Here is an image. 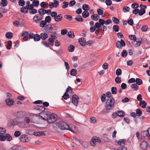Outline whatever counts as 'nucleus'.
Wrapping results in <instances>:
<instances>
[{"label": "nucleus", "mask_w": 150, "mask_h": 150, "mask_svg": "<svg viewBox=\"0 0 150 150\" xmlns=\"http://www.w3.org/2000/svg\"><path fill=\"white\" fill-rule=\"evenodd\" d=\"M52 126L54 129L58 131L59 129H66L69 128V125L62 121H59L54 123Z\"/></svg>", "instance_id": "obj_1"}, {"label": "nucleus", "mask_w": 150, "mask_h": 150, "mask_svg": "<svg viewBox=\"0 0 150 150\" xmlns=\"http://www.w3.org/2000/svg\"><path fill=\"white\" fill-rule=\"evenodd\" d=\"M115 103V100L113 97L111 98L107 99L105 105L106 108L108 110L111 109L113 107Z\"/></svg>", "instance_id": "obj_2"}, {"label": "nucleus", "mask_w": 150, "mask_h": 150, "mask_svg": "<svg viewBox=\"0 0 150 150\" xmlns=\"http://www.w3.org/2000/svg\"><path fill=\"white\" fill-rule=\"evenodd\" d=\"M57 119V115L54 113L49 115L47 117V121L49 123H51L55 122Z\"/></svg>", "instance_id": "obj_3"}, {"label": "nucleus", "mask_w": 150, "mask_h": 150, "mask_svg": "<svg viewBox=\"0 0 150 150\" xmlns=\"http://www.w3.org/2000/svg\"><path fill=\"white\" fill-rule=\"evenodd\" d=\"M97 142L98 143H100L101 141L99 138L96 137H94L90 141V144L91 146H94L95 145L96 142Z\"/></svg>", "instance_id": "obj_4"}, {"label": "nucleus", "mask_w": 150, "mask_h": 150, "mask_svg": "<svg viewBox=\"0 0 150 150\" xmlns=\"http://www.w3.org/2000/svg\"><path fill=\"white\" fill-rule=\"evenodd\" d=\"M139 7L141 9L139 10L138 14L140 16H142L145 13V9L146 8V6L144 5H140Z\"/></svg>", "instance_id": "obj_5"}, {"label": "nucleus", "mask_w": 150, "mask_h": 150, "mask_svg": "<svg viewBox=\"0 0 150 150\" xmlns=\"http://www.w3.org/2000/svg\"><path fill=\"white\" fill-rule=\"evenodd\" d=\"M26 112L22 111L17 112L15 114V116L18 118H24L25 116Z\"/></svg>", "instance_id": "obj_6"}, {"label": "nucleus", "mask_w": 150, "mask_h": 150, "mask_svg": "<svg viewBox=\"0 0 150 150\" xmlns=\"http://www.w3.org/2000/svg\"><path fill=\"white\" fill-rule=\"evenodd\" d=\"M125 43L123 40L121 39L120 40L117 41L116 43V47L119 48L121 49L122 47H124L125 45Z\"/></svg>", "instance_id": "obj_7"}, {"label": "nucleus", "mask_w": 150, "mask_h": 150, "mask_svg": "<svg viewBox=\"0 0 150 150\" xmlns=\"http://www.w3.org/2000/svg\"><path fill=\"white\" fill-rule=\"evenodd\" d=\"M20 141L23 143H26L28 142L29 139L28 136L25 134H23L20 136Z\"/></svg>", "instance_id": "obj_8"}, {"label": "nucleus", "mask_w": 150, "mask_h": 150, "mask_svg": "<svg viewBox=\"0 0 150 150\" xmlns=\"http://www.w3.org/2000/svg\"><path fill=\"white\" fill-rule=\"evenodd\" d=\"M79 98L78 96L76 95H73L72 97V103L75 105L77 106L79 102Z\"/></svg>", "instance_id": "obj_9"}, {"label": "nucleus", "mask_w": 150, "mask_h": 150, "mask_svg": "<svg viewBox=\"0 0 150 150\" xmlns=\"http://www.w3.org/2000/svg\"><path fill=\"white\" fill-rule=\"evenodd\" d=\"M39 119L40 117L39 116L34 115L32 116L31 121L34 123L37 124L39 122Z\"/></svg>", "instance_id": "obj_10"}, {"label": "nucleus", "mask_w": 150, "mask_h": 150, "mask_svg": "<svg viewBox=\"0 0 150 150\" xmlns=\"http://www.w3.org/2000/svg\"><path fill=\"white\" fill-rule=\"evenodd\" d=\"M45 31L47 33H52V30L53 29L52 25L48 24L46 25L45 27Z\"/></svg>", "instance_id": "obj_11"}, {"label": "nucleus", "mask_w": 150, "mask_h": 150, "mask_svg": "<svg viewBox=\"0 0 150 150\" xmlns=\"http://www.w3.org/2000/svg\"><path fill=\"white\" fill-rule=\"evenodd\" d=\"M148 144L146 142L143 141L140 144L141 148L143 150H146Z\"/></svg>", "instance_id": "obj_12"}, {"label": "nucleus", "mask_w": 150, "mask_h": 150, "mask_svg": "<svg viewBox=\"0 0 150 150\" xmlns=\"http://www.w3.org/2000/svg\"><path fill=\"white\" fill-rule=\"evenodd\" d=\"M5 102L7 105L9 106L13 105L14 103V101L11 98L6 99Z\"/></svg>", "instance_id": "obj_13"}, {"label": "nucleus", "mask_w": 150, "mask_h": 150, "mask_svg": "<svg viewBox=\"0 0 150 150\" xmlns=\"http://www.w3.org/2000/svg\"><path fill=\"white\" fill-rule=\"evenodd\" d=\"M79 42L80 44L82 46H84L86 44V40L85 38H81L79 39Z\"/></svg>", "instance_id": "obj_14"}, {"label": "nucleus", "mask_w": 150, "mask_h": 150, "mask_svg": "<svg viewBox=\"0 0 150 150\" xmlns=\"http://www.w3.org/2000/svg\"><path fill=\"white\" fill-rule=\"evenodd\" d=\"M132 43L134 46L135 47H138L139 46L141 43V40L137 41L136 40H135L133 41Z\"/></svg>", "instance_id": "obj_15"}, {"label": "nucleus", "mask_w": 150, "mask_h": 150, "mask_svg": "<svg viewBox=\"0 0 150 150\" xmlns=\"http://www.w3.org/2000/svg\"><path fill=\"white\" fill-rule=\"evenodd\" d=\"M63 17L62 14H59L57 15L54 18V20L56 22H59L61 21Z\"/></svg>", "instance_id": "obj_16"}, {"label": "nucleus", "mask_w": 150, "mask_h": 150, "mask_svg": "<svg viewBox=\"0 0 150 150\" xmlns=\"http://www.w3.org/2000/svg\"><path fill=\"white\" fill-rule=\"evenodd\" d=\"M42 19V18L41 17H39L38 14L34 16L33 18V21L36 23H38Z\"/></svg>", "instance_id": "obj_17"}, {"label": "nucleus", "mask_w": 150, "mask_h": 150, "mask_svg": "<svg viewBox=\"0 0 150 150\" xmlns=\"http://www.w3.org/2000/svg\"><path fill=\"white\" fill-rule=\"evenodd\" d=\"M35 108L39 111L42 112L44 111L45 109V107L42 106L36 105L35 107Z\"/></svg>", "instance_id": "obj_18"}, {"label": "nucleus", "mask_w": 150, "mask_h": 150, "mask_svg": "<svg viewBox=\"0 0 150 150\" xmlns=\"http://www.w3.org/2000/svg\"><path fill=\"white\" fill-rule=\"evenodd\" d=\"M40 35L41 38L43 40H45L48 37L47 34L45 33H41Z\"/></svg>", "instance_id": "obj_19"}, {"label": "nucleus", "mask_w": 150, "mask_h": 150, "mask_svg": "<svg viewBox=\"0 0 150 150\" xmlns=\"http://www.w3.org/2000/svg\"><path fill=\"white\" fill-rule=\"evenodd\" d=\"M91 18L93 20L97 21L100 18V16L97 14H95L92 15L91 16Z\"/></svg>", "instance_id": "obj_20"}, {"label": "nucleus", "mask_w": 150, "mask_h": 150, "mask_svg": "<svg viewBox=\"0 0 150 150\" xmlns=\"http://www.w3.org/2000/svg\"><path fill=\"white\" fill-rule=\"evenodd\" d=\"M139 105L142 108H144L146 106V103L145 101L143 100L139 102Z\"/></svg>", "instance_id": "obj_21"}, {"label": "nucleus", "mask_w": 150, "mask_h": 150, "mask_svg": "<svg viewBox=\"0 0 150 150\" xmlns=\"http://www.w3.org/2000/svg\"><path fill=\"white\" fill-rule=\"evenodd\" d=\"M125 142L126 140L125 139H121L118 141L117 143L118 145L122 146H123L125 145Z\"/></svg>", "instance_id": "obj_22"}, {"label": "nucleus", "mask_w": 150, "mask_h": 150, "mask_svg": "<svg viewBox=\"0 0 150 150\" xmlns=\"http://www.w3.org/2000/svg\"><path fill=\"white\" fill-rule=\"evenodd\" d=\"M8 4V2L6 0H1L0 3V5L2 7L6 6Z\"/></svg>", "instance_id": "obj_23"}, {"label": "nucleus", "mask_w": 150, "mask_h": 150, "mask_svg": "<svg viewBox=\"0 0 150 150\" xmlns=\"http://www.w3.org/2000/svg\"><path fill=\"white\" fill-rule=\"evenodd\" d=\"M22 147L20 146H14L11 148L10 150H21Z\"/></svg>", "instance_id": "obj_24"}, {"label": "nucleus", "mask_w": 150, "mask_h": 150, "mask_svg": "<svg viewBox=\"0 0 150 150\" xmlns=\"http://www.w3.org/2000/svg\"><path fill=\"white\" fill-rule=\"evenodd\" d=\"M89 14L88 11H84L82 13V16L84 18H86L89 16Z\"/></svg>", "instance_id": "obj_25"}, {"label": "nucleus", "mask_w": 150, "mask_h": 150, "mask_svg": "<svg viewBox=\"0 0 150 150\" xmlns=\"http://www.w3.org/2000/svg\"><path fill=\"white\" fill-rule=\"evenodd\" d=\"M82 8L84 11H89L90 9L88 6L87 4H84L83 5Z\"/></svg>", "instance_id": "obj_26"}, {"label": "nucleus", "mask_w": 150, "mask_h": 150, "mask_svg": "<svg viewBox=\"0 0 150 150\" xmlns=\"http://www.w3.org/2000/svg\"><path fill=\"white\" fill-rule=\"evenodd\" d=\"M130 86L131 88L134 91H137L138 89V86L137 83H133Z\"/></svg>", "instance_id": "obj_27"}, {"label": "nucleus", "mask_w": 150, "mask_h": 150, "mask_svg": "<svg viewBox=\"0 0 150 150\" xmlns=\"http://www.w3.org/2000/svg\"><path fill=\"white\" fill-rule=\"evenodd\" d=\"M38 12L40 15H43L45 14V9L44 8H40L38 10Z\"/></svg>", "instance_id": "obj_28"}, {"label": "nucleus", "mask_w": 150, "mask_h": 150, "mask_svg": "<svg viewBox=\"0 0 150 150\" xmlns=\"http://www.w3.org/2000/svg\"><path fill=\"white\" fill-rule=\"evenodd\" d=\"M41 38L40 36L38 34H36L34 35V39L35 41H38Z\"/></svg>", "instance_id": "obj_29"}, {"label": "nucleus", "mask_w": 150, "mask_h": 150, "mask_svg": "<svg viewBox=\"0 0 150 150\" xmlns=\"http://www.w3.org/2000/svg\"><path fill=\"white\" fill-rule=\"evenodd\" d=\"M22 12L25 14L28 11V9H26V6H23L21 8Z\"/></svg>", "instance_id": "obj_30"}, {"label": "nucleus", "mask_w": 150, "mask_h": 150, "mask_svg": "<svg viewBox=\"0 0 150 150\" xmlns=\"http://www.w3.org/2000/svg\"><path fill=\"white\" fill-rule=\"evenodd\" d=\"M13 35L12 33L10 32L7 33L5 35L6 38L9 39H11L12 38Z\"/></svg>", "instance_id": "obj_31"}, {"label": "nucleus", "mask_w": 150, "mask_h": 150, "mask_svg": "<svg viewBox=\"0 0 150 150\" xmlns=\"http://www.w3.org/2000/svg\"><path fill=\"white\" fill-rule=\"evenodd\" d=\"M68 36L70 38H73L74 37V33L72 31H69L67 34Z\"/></svg>", "instance_id": "obj_32"}, {"label": "nucleus", "mask_w": 150, "mask_h": 150, "mask_svg": "<svg viewBox=\"0 0 150 150\" xmlns=\"http://www.w3.org/2000/svg\"><path fill=\"white\" fill-rule=\"evenodd\" d=\"M75 19L79 22H82L83 21L82 17L80 15H78L77 17L75 18Z\"/></svg>", "instance_id": "obj_33"}, {"label": "nucleus", "mask_w": 150, "mask_h": 150, "mask_svg": "<svg viewBox=\"0 0 150 150\" xmlns=\"http://www.w3.org/2000/svg\"><path fill=\"white\" fill-rule=\"evenodd\" d=\"M77 71L76 69H72L70 71V74L72 76H75L77 74Z\"/></svg>", "instance_id": "obj_34"}, {"label": "nucleus", "mask_w": 150, "mask_h": 150, "mask_svg": "<svg viewBox=\"0 0 150 150\" xmlns=\"http://www.w3.org/2000/svg\"><path fill=\"white\" fill-rule=\"evenodd\" d=\"M136 115L137 116L140 117L141 116L142 112L139 109H137L136 111Z\"/></svg>", "instance_id": "obj_35"}, {"label": "nucleus", "mask_w": 150, "mask_h": 150, "mask_svg": "<svg viewBox=\"0 0 150 150\" xmlns=\"http://www.w3.org/2000/svg\"><path fill=\"white\" fill-rule=\"evenodd\" d=\"M136 83L138 85H140L142 84V80L139 78H136L135 80Z\"/></svg>", "instance_id": "obj_36"}, {"label": "nucleus", "mask_w": 150, "mask_h": 150, "mask_svg": "<svg viewBox=\"0 0 150 150\" xmlns=\"http://www.w3.org/2000/svg\"><path fill=\"white\" fill-rule=\"evenodd\" d=\"M5 138L8 141H11L12 139L11 137L9 134H5Z\"/></svg>", "instance_id": "obj_37"}, {"label": "nucleus", "mask_w": 150, "mask_h": 150, "mask_svg": "<svg viewBox=\"0 0 150 150\" xmlns=\"http://www.w3.org/2000/svg\"><path fill=\"white\" fill-rule=\"evenodd\" d=\"M112 19L113 22L115 24H118L120 23L119 20L116 17H113Z\"/></svg>", "instance_id": "obj_38"}, {"label": "nucleus", "mask_w": 150, "mask_h": 150, "mask_svg": "<svg viewBox=\"0 0 150 150\" xmlns=\"http://www.w3.org/2000/svg\"><path fill=\"white\" fill-rule=\"evenodd\" d=\"M40 6L41 7L46 8L48 6V3L46 4L45 2L43 1L40 3Z\"/></svg>", "instance_id": "obj_39"}, {"label": "nucleus", "mask_w": 150, "mask_h": 150, "mask_svg": "<svg viewBox=\"0 0 150 150\" xmlns=\"http://www.w3.org/2000/svg\"><path fill=\"white\" fill-rule=\"evenodd\" d=\"M117 88L115 87H113L111 88V91L112 94H115L117 92Z\"/></svg>", "instance_id": "obj_40"}, {"label": "nucleus", "mask_w": 150, "mask_h": 150, "mask_svg": "<svg viewBox=\"0 0 150 150\" xmlns=\"http://www.w3.org/2000/svg\"><path fill=\"white\" fill-rule=\"evenodd\" d=\"M75 47L73 45H70L69 46L68 50L70 52H72L74 51Z\"/></svg>", "instance_id": "obj_41"}, {"label": "nucleus", "mask_w": 150, "mask_h": 150, "mask_svg": "<svg viewBox=\"0 0 150 150\" xmlns=\"http://www.w3.org/2000/svg\"><path fill=\"white\" fill-rule=\"evenodd\" d=\"M122 73V70L120 69H117L116 71V74L117 76L121 75Z\"/></svg>", "instance_id": "obj_42"}, {"label": "nucleus", "mask_w": 150, "mask_h": 150, "mask_svg": "<svg viewBox=\"0 0 150 150\" xmlns=\"http://www.w3.org/2000/svg\"><path fill=\"white\" fill-rule=\"evenodd\" d=\"M115 81L118 84L120 83L121 82V78L119 77V76L116 77L115 79Z\"/></svg>", "instance_id": "obj_43"}, {"label": "nucleus", "mask_w": 150, "mask_h": 150, "mask_svg": "<svg viewBox=\"0 0 150 150\" xmlns=\"http://www.w3.org/2000/svg\"><path fill=\"white\" fill-rule=\"evenodd\" d=\"M67 93H66V92L62 96V97L64 99L67 100L69 97V95L67 94Z\"/></svg>", "instance_id": "obj_44"}, {"label": "nucleus", "mask_w": 150, "mask_h": 150, "mask_svg": "<svg viewBox=\"0 0 150 150\" xmlns=\"http://www.w3.org/2000/svg\"><path fill=\"white\" fill-rule=\"evenodd\" d=\"M33 6H35L38 7L39 4V2L38 1L34 0L32 3Z\"/></svg>", "instance_id": "obj_45"}, {"label": "nucleus", "mask_w": 150, "mask_h": 150, "mask_svg": "<svg viewBox=\"0 0 150 150\" xmlns=\"http://www.w3.org/2000/svg\"><path fill=\"white\" fill-rule=\"evenodd\" d=\"M47 23L45 21H42L40 22V25L41 27H43L47 24Z\"/></svg>", "instance_id": "obj_46"}, {"label": "nucleus", "mask_w": 150, "mask_h": 150, "mask_svg": "<svg viewBox=\"0 0 150 150\" xmlns=\"http://www.w3.org/2000/svg\"><path fill=\"white\" fill-rule=\"evenodd\" d=\"M148 27L146 25H144L141 28V30L143 32H146L147 31Z\"/></svg>", "instance_id": "obj_47"}, {"label": "nucleus", "mask_w": 150, "mask_h": 150, "mask_svg": "<svg viewBox=\"0 0 150 150\" xmlns=\"http://www.w3.org/2000/svg\"><path fill=\"white\" fill-rule=\"evenodd\" d=\"M45 21L46 23H49L51 21V17L50 16H46L45 18Z\"/></svg>", "instance_id": "obj_48"}, {"label": "nucleus", "mask_w": 150, "mask_h": 150, "mask_svg": "<svg viewBox=\"0 0 150 150\" xmlns=\"http://www.w3.org/2000/svg\"><path fill=\"white\" fill-rule=\"evenodd\" d=\"M66 93H68L69 92V93H71L72 92V88L70 86H69L66 90Z\"/></svg>", "instance_id": "obj_49"}, {"label": "nucleus", "mask_w": 150, "mask_h": 150, "mask_svg": "<svg viewBox=\"0 0 150 150\" xmlns=\"http://www.w3.org/2000/svg\"><path fill=\"white\" fill-rule=\"evenodd\" d=\"M8 45L7 46V49L8 50H9L11 48V47L12 45V42L11 41L9 40L7 42Z\"/></svg>", "instance_id": "obj_50"}, {"label": "nucleus", "mask_w": 150, "mask_h": 150, "mask_svg": "<svg viewBox=\"0 0 150 150\" xmlns=\"http://www.w3.org/2000/svg\"><path fill=\"white\" fill-rule=\"evenodd\" d=\"M113 30L116 32L119 31V27L117 25H115L113 27Z\"/></svg>", "instance_id": "obj_51"}, {"label": "nucleus", "mask_w": 150, "mask_h": 150, "mask_svg": "<svg viewBox=\"0 0 150 150\" xmlns=\"http://www.w3.org/2000/svg\"><path fill=\"white\" fill-rule=\"evenodd\" d=\"M129 8L128 6H125L123 7V11L124 12H128L129 10Z\"/></svg>", "instance_id": "obj_52"}, {"label": "nucleus", "mask_w": 150, "mask_h": 150, "mask_svg": "<svg viewBox=\"0 0 150 150\" xmlns=\"http://www.w3.org/2000/svg\"><path fill=\"white\" fill-rule=\"evenodd\" d=\"M127 52L125 50H123L122 52V56L123 57H125L127 55Z\"/></svg>", "instance_id": "obj_53"}, {"label": "nucleus", "mask_w": 150, "mask_h": 150, "mask_svg": "<svg viewBox=\"0 0 150 150\" xmlns=\"http://www.w3.org/2000/svg\"><path fill=\"white\" fill-rule=\"evenodd\" d=\"M106 96L108 97L107 99L111 98V97H113L111 95V93L110 91H108L106 93Z\"/></svg>", "instance_id": "obj_54"}, {"label": "nucleus", "mask_w": 150, "mask_h": 150, "mask_svg": "<svg viewBox=\"0 0 150 150\" xmlns=\"http://www.w3.org/2000/svg\"><path fill=\"white\" fill-rule=\"evenodd\" d=\"M81 144L82 146L85 148H87L88 147V143L86 142H83Z\"/></svg>", "instance_id": "obj_55"}, {"label": "nucleus", "mask_w": 150, "mask_h": 150, "mask_svg": "<svg viewBox=\"0 0 150 150\" xmlns=\"http://www.w3.org/2000/svg\"><path fill=\"white\" fill-rule=\"evenodd\" d=\"M131 6L133 9L137 8L139 7V4L137 3H134L132 4Z\"/></svg>", "instance_id": "obj_56"}, {"label": "nucleus", "mask_w": 150, "mask_h": 150, "mask_svg": "<svg viewBox=\"0 0 150 150\" xmlns=\"http://www.w3.org/2000/svg\"><path fill=\"white\" fill-rule=\"evenodd\" d=\"M118 115L120 117H123L124 116V113L123 112L121 111H118Z\"/></svg>", "instance_id": "obj_57"}, {"label": "nucleus", "mask_w": 150, "mask_h": 150, "mask_svg": "<svg viewBox=\"0 0 150 150\" xmlns=\"http://www.w3.org/2000/svg\"><path fill=\"white\" fill-rule=\"evenodd\" d=\"M64 5L62 6V8H66L68 6L69 3L68 2H66L64 1L63 2Z\"/></svg>", "instance_id": "obj_58"}, {"label": "nucleus", "mask_w": 150, "mask_h": 150, "mask_svg": "<svg viewBox=\"0 0 150 150\" xmlns=\"http://www.w3.org/2000/svg\"><path fill=\"white\" fill-rule=\"evenodd\" d=\"M25 1L24 0H21L18 1V4L20 6H23L24 5Z\"/></svg>", "instance_id": "obj_59"}, {"label": "nucleus", "mask_w": 150, "mask_h": 150, "mask_svg": "<svg viewBox=\"0 0 150 150\" xmlns=\"http://www.w3.org/2000/svg\"><path fill=\"white\" fill-rule=\"evenodd\" d=\"M129 39L131 40H133V41L137 40L136 36L135 35H130L129 36Z\"/></svg>", "instance_id": "obj_60"}, {"label": "nucleus", "mask_w": 150, "mask_h": 150, "mask_svg": "<svg viewBox=\"0 0 150 150\" xmlns=\"http://www.w3.org/2000/svg\"><path fill=\"white\" fill-rule=\"evenodd\" d=\"M5 129L1 127H0V134H3L5 133Z\"/></svg>", "instance_id": "obj_61"}, {"label": "nucleus", "mask_w": 150, "mask_h": 150, "mask_svg": "<svg viewBox=\"0 0 150 150\" xmlns=\"http://www.w3.org/2000/svg\"><path fill=\"white\" fill-rule=\"evenodd\" d=\"M21 134L20 132L19 131H16L14 133V135L16 137H18Z\"/></svg>", "instance_id": "obj_62"}, {"label": "nucleus", "mask_w": 150, "mask_h": 150, "mask_svg": "<svg viewBox=\"0 0 150 150\" xmlns=\"http://www.w3.org/2000/svg\"><path fill=\"white\" fill-rule=\"evenodd\" d=\"M97 12L98 15H102L103 14V11L100 8H98L97 10Z\"/></svg>", "instance_id": "obj_63"}, {"label": "nucleus", "mask_w": 150, "mask_h": 150, "mask_svg": "<svg viewBox=\"0 0 150 150\" xmlns=\"http://www.w3.org/2000/svg\"><path fill=\"white\" fill-rule=\"evenodd\" d=\"M64 17L67 19L69 21H71L72 19V17L71 16L69 15H65L64 16Z\"/></svg>", "instance_id": "obj_64"}]
</instances>
